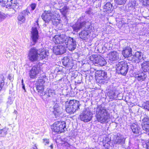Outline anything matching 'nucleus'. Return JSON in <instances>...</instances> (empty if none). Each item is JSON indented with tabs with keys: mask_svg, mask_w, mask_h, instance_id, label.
I'll return each instance as SVG.
<instances>
[{
	"mask_svg": "<svg viewBox=\"0 0 149 149\" xmlns=\"http://www.w3.org/2000/svg\"><path fill=\"white\" fill-rule=\"evenodd\" d=\"M66 48L63 45H58L54 46L53 48V52L56 55H61L65 52Z\"/></svg>",
	"mask_w": 149,
	"mask_h": 149,
	"instance_id": "nucleus-17",
	"label": "nucleus"
},
{
	"mask_svg": "<svg viewBox=\"0 0 149 149\" xmlns=\"http://www.w3.org/2000/svg\"><path fill=\"white\" fill-rule=\"evenodd\" d=\"M53 113L56 117L58 116L61 113L62 108L57 104H56L54 107Z\"/></svg>",
	"mask_w": 149,
	"mask_h": 149,
	"instance_id": "nucleus-26",
	"label": "nucleus"
},
{
	"mask_svg": "<svg viewBox=\"0 0 149 149\" xmlns=\"http://www.w3.org/2000/svg\"><path fill=\"white\" fill-rule=\"evenodd\" d=\"M55 95L54 90L51 89H48L45 92L43 95L47 97H52Z\"/></svg>",
	"mask_w": 149,
	"mask_h": 149,
	"instance_id": "nucleus-32",
	"label": "nucleus"
},
{
	"mask_svg": "<svg viewBox=\"0 0 149 149\" xmlns=\"http://www.w3.org/2000/svg\"><path fill=\"white\" fill-rule=\"evenodd\" d=\"M146 57L141 52H137L132 57V60L136 63H139L140 61L144 60Z\"/></svg>",
	"mask_w": 149,
	"mask_h": 149,
	"instance_id": "nucleus-15",
	"label": "nucleus"
},
{
	"mask_svg": "<svg viewBox=\"0 0 149 149\" xmlns=\"http://www.w3.org/2000/svg\"><path fill=\"white\" fill-rule=\"evenodd\" d=\"M33 149H37L36 146H35V148H34Z\"/></svg>",
	"mask_w": 149,
	"mask_h": 149,
	"instance_id": "nucleus-53",
	"label": "nucleus"
},
{
	"mask_svg": "<svg viewBox=\"0 0 149 149\" xmlns=\"http://www.w3.org/2000/svg\"><path fill=\"white\" fill-rule=\"evenodd\" d=\"M109 95L110 99H114L116 98V94L113 91L110 92L108 94Z\"/></svg>",
	"mask_w": 149,
	"mask_h": 149,
	"instance_id": "nucleus-36",
	"label": "nucleus"
},
{
	"mask_svg": "<svg viewBox=\"0 0 149 149\" xmlns=\"http://www.w3.org/2000/svg\"><path fill=\"white\" fill-rule=\"evenodd\" d=\"M62 63L63 65L68 68H70L72 65L71 61H70L69 58L67 57H65L63 58L62 61Z\"/></svg>",
	"mask_w": 149,
	"mask_h": 149,
	"instance_id": "nucleus-30",
	"label": "nucleus"
},
{
	"mask_svg": "<svg viewBox=\"0 0 149 149\" xmlns=\"http://www.w3.org/2000/svg\"><path fill=\"white\" fill-rule=\"evenodd\" d=\"M40 52L39 54L38 53V61L45 58L49 55V52L47 50L43 49L40 51Z\"/></svg>",
	"mask_w": 149,
	"mask_h": 149,
	"instance_id": "nucleus-23",
	"label": "nucleus"
},
{
	"mask_svg": "<svg viewBox=\"0 0 149 149\" xmlns=\"http://www.w3.org/2000/svg\"><path fill=\"white\" fill-rule=\"evenodd\" d=\"M13 102V101L10 99L9 98L8 102L10 104H11Z\"/></svg>",
	"mask_w": 149,
	"mask_h": 149,
	"instance_id": "nucleus-44",
	"label": "nucleus"
},
{
	"mask_svg": "<svg viewBox=\"0 0 149 149\" xmlns=\"http://www.w3.org/2000/svg\"><path fill=\"white\" fill-rule=\"evenodd\" d=\"M36 4L35 3H32L30 5V7L31 8L32 10H34L36 7Z\"/></svg>",
	"mask_w": 149,
	"mask_h": 149,
	"instance_id": "nucleus-43",
	"label": "nucleus"
},
{
	"mask_svg": "<svg viewBox=\"0 0 149 149\" xmlns=\"http://www.w3.org/2000/svg\"><path fill=\"white\" fill-rule=\"evenodd\" d=\"M29 13V10H27L23 11L17 17L18 20L22 22H24L25 20V16L26 15H28V14Z\"/></svg>",
	"mask_w": 149,
	"mask_h": 149,
	"instance_id": "nucleus-22",
	"label": "nucleus"
},
{
	"mask_svg": "<svg viewBox=\"0 0 149 149\" xmlns=\"http://www.w3.org/2000/svg\"><path fill=\"white\" fill-rule=\"evenodd\" d=\"M41 70L40 65L38 64L33 66L29 72V76L32 79L36 78Z\"/></svg>",
	"mask_w": 149,
	"mask_h": 149,
	"instance_id": "nucleus-11",
	"label": "nucleus"
},
{
	"mask_svg": "<svg viewBox=\"0 0 149 149\" xmlns=\"http://www.w3.org/2000/svg\"><path fill=\"white\" fill-rule=\"evenodd\" d=\"M127 0H115L116 3L118 5H123L124 4Z\"/></svg>",
	"mask_w": 149,
	"mask_h": 149,
	"instance_id": "nucleus-38",
	"label": "nucleus"
},
{
	"mask_svg": "<svg viewBox=\"0 0 149 149\" xmlns=\"http://www.w3.org/2000/svg\"><path fill=\"white\" fill-rule=\"evenodd\" d=\"M99 1H102L103 0H98Z\"/></svg>",
	"mask_w": 149,
	"mask_h": 149,
	"instance_id": "nucleus-54",
	"label": "nucleus"
},
{
	"mask_svg": "<svg viewBox=\"0 0 149 149\" xmlns=\"http://www.w3.org/2000/svg\"><path fill=\"white\" fill-rule=\"evenodd\" d=\"M90 25L88 26H85L84 29L79 33V36L81 39L86 40L89 38L92 30L90 28Z\"/></svg>",
	"mask_w": 149,
	"mask_h": 149,
	"instance_id": "nucleus-10",
	"label": "nucleus"
},
{
	"mask_svg": "<svg viewBox=\"0 0 149 149\" xmlns=\"http://www.w3.org/2000/svg\"><path fill=\"white\" fill-rule=\"evenodd\" d=\"M36 86L37 90L38 91V93L41 96L43 95L44 93L43 92L44 86L40 85Z\"/></svg>",
	"mask_w": 149,
	"mask_h": 149,
	"instance_id": "nucleus-34",
	"label": "nucleus"
},
{
	"mask_svg": "<svg viewBox=\"0 0 149 149\" xmlns=\"http://www.w3.org/2000/svg\"><path fill=\"white\" fill-rule=\"evenodd\" d=\"M116 70L118 74L125 75L128 71V66L124 62L121 61L117 65Z\"/></svg>",
	"mask_w": 149,
	"mask_h": 149,
	"instance_id": "nucleus-5",
	"label": "nucleus"
},
{
	"mask_svg": "<svg viewBox=\"0 0 149 149\" xmlns=\"http://www.w3.org/2000/svg\"><path fill=\"white\" fill-rule=\"evenodd\" d=\"M95 117L97 121L104 124L108 122L110 114L105 108L101 105L97 106L95 110Z\"/></svg>",
	"mask_w": 149,
	"mask_h": 149,
	"instance_id": "nucleus-1",
	"label": "nucleus"
},
{
	"mask_svg": "<svg viewBox=\"0 0 149 149\" xmlns=\"http://www.w3.org/2000/svg\"><path fill=\"white\" fill-rule=\"evenodd\" d=\"M141 125L144 130L146 132H149V117L147 116L143 119Z\"/></svg>",
	"mask_w": 149,
	"mask_h": 149,
	"instance_id": "nucleus-18",
	"label": "nucleus"
},
{
	"mask_svg": "<svg viewBox=\"0 0 149 149\" xmlns=\"http://www.w3.org/2000/svg\"><path fill=\"white\" fill-rule=\"evenodd\" d=\"M146 77V74L144 72H137L134 75L135 79L139 81H144Z\"/></svg>",
	"mask_w": 149,
	"mask_h": 149,
	"instance_id": "nucleus-20",
	"label": "nucleus"
},
{
	"mask_svg": "<svg viewBox=\"0 0 149 149\" xmlns=\"http://www.w3.org/2000/svg\"><path fill=\"white\" fill-rule=\"evenodd\" d=\"M141 66L142 70L145 72L149 71V61L143 62Z\"/></svg>",
	"mask_w": 149,
	"mask_h": 149,
	"instance_id": "nucleus-28",
	"label": "nucleus"
},
{
	"mask_svg": "<svg viewBox=\"0 0 149 149\" xmlns=\"http://www.w3.org/2000/svg\"><path fill=\"white\" fill-rule=\"evenodd\" d=\"M112 7V5L110 3H107L103 6L104 12H107L108 13H111Z\"/></svg>",
	"mask_w": 149,
	"mask_h": 149,
	"instance_id": "nucleus-31",
	"label": "nucleus"
},
{
	"mask_svg": "<svg viewBox=\"0 0 149 149\" xmlns=\"http://www.w3.org/2000/svg\"><path fill=\"white\" fill-rule=\"evenodd\" d=\"M144 108L149 111V101H146L143 104Z\"/></svg>",
	"mask_w": 149,
	"mask_h": 149,
	"instance_id": "nucleus-39",
	"label": "nucleus"
},
{
	"mask_svg": "<svg viewBox=\"0 0 149 149\" xmlns=\"http://www.w3.org/2000/svg\"><path fill=\"white\" fill-rule=\"evenodd\" d=\"M66 36L65 35L61 34L60 35H56L53 38L52 40L56 44H61V45H63V43L65 42Z\"/></svg>",
	"mask_w": 149,
	"mask_h": 149,
	"instance_id": "nucleus-13",
	"label": "nucleus"
},
{
	"mask_svg": "<svg viewBox=\"0 0 149 149\" xmlns=\"http://www.w3.org/2000/svg\"><path fill=\"white\" fill-rule=\"evenodd\" d=\"M47 80V78L45 75H41L39 77L38 80L36 81V85L43 86L44 84Z\"/></svg>",
	"mask_w": 149,
	"mask_h": 149,
	"instance_id": "nucleus-25",
	"label": "nucleus"
},
{
	"mask_svg": "<svg viewBox=\"0 0 149 149\" xmlns=\"http://www.w3.org/2000/svg\"><path fill=\"white\" fill-rule=\"evenodd\" d=\"M4 84V79L2 75H0V86H3Z\"/></svg>",
	"mask_w": 149,
	"mask_h": 149,
	"instance_id": "nucleus-37",
	"label": "nucleus"
},
{
	"mask_svg": "<svg viewBox=\"0 0 149 149\" xmlns=\"http://www.w3.org/2000/svg\"><path fill=\"white\" fill-rule=\"evenodd\" d=\"M131 129L134 133L139 134L141 133L140 129L139 126L136 124H132L131 126Z\"/></svg>",
	"mask_w": 149,
	"mask_h": 149,
	"instance_id": "nucleus-29",
	"label": "nucleus"
},
{
	"mask_svg": "<svg viewBox=\"0 0 149 149\" xmlns=\"http://www.w3.org/2000/svg\"><path fill=\"white\" fill-rule=\"evenodd\" d=\"M5 18V14L0 13V21L3 20Z\"/></svg>",
	"mask_w": 149,
	"mask_h": 149,
	"instance_id": "nucleus-42",
	"label": "nucleus"
},
{
	"mask_svg": "<svg viewBox=\"0 0 149 149\" xmlns=\"http://www.w3.org/2000/svg\"><path fill=\"white\" fill-rule=\"evenodd\" d=\"M38 31L35 27H33L31 32V38L33 42L32 45H34L37 42L38 38Z\"/></svg>",
	"mask_w": 149,
	"mask_h": 149,
	"instance_id": "nucleus-16",
	"label": "nucleus"
},
{
	"mask_svg": "<svg viewBox=\"0 0 149 149\" xmlns=\"http://www.w3.org/2000/svg\"><path fill=\"white\" fill-rule=\"evenodd\" d=\"M53 148V145L52 144L49 147L48 149H52Z\"/></svg>",
	"mask_w": 149,
	"mask_h": 149,
	"instance_id": "nucleus-46",
	"label": "nucleus"
},
{
	"mask_svg": "<svg viewBox=\"0 0 149 149\" xmlns=\"http://www.w3.org/2000/svg\"><path fill=\"white\" fill-rule=\"evenodd\" d=\"M22 88L24 90H25V87H24V84H22Z\"/></svg>",
	"mask_w": 149,
	"mask_h": 149,
	"instance_id": "nucleus-47",
	"label": "nucleus"
},
{
	"mask_svg": "<svg viewBox=\"0 0 149 149\" xmlns=\"http://www.w3.org/2000/svg\"><path fill=\"white\" fill-rule=\"evenodd\" d=\"M8 130V128L6 127H4L2 129H0V136H4L6 135L7 133V132Z\"/></svg>",
	"mask_w": 149,
	"mask_h": 149,
	"instance_id": "nucleus-35",
	"label": "nucleus"
},
{
	"mask_svg": "<svg viewBox=\"0 0 149 149\" xmlns=\"http://www.w3.org/2000/svg\"><path fill=\"white\" fill-rule=\"evenodd\" d=\"M80 104L79 101L75 100H70L66 103V111L70 114H72L79 109Z\"/></svg>",
	"mask_w": 149,
	"mask_h": 149,
	"instance_id": "nucleus-2",
	"label": "nucleus"
},
{
	"mask_svg": "<svg viewBox=\"0 0 149 149\" xmlns=\"http://www.w3.org/2000/svg\"><path fill=\"white\" fill-rule=\"evenodd\" d=\"M96 81L100 83L104 84L107 80V73L103 70L97 71L95 73Z\"/></svg>",
	"mask_w": 149,
	"mask_h": 149,
	"instance_id": "nucleus-7",
	"label": "nucleus"
},
{
	"mask_svg": "<svg viewBox=\"0 0 149 149\" xmlns=\"http://www.w3.org/2000/svg\"><path fill=\"white\" fill-rule=\"evenodd\" d=\"M43 143L45 145H47L49 144V140L48 139H43Z\"/></svg>",
	"mask_w": 149,
	"mask_h": 149,
	"instance_id": "nucleus-41",
	"label": "nucleus"
},
{
	"mask_svg": "<svg viewBox=\"0 0 149 149\" xmlns=\"http://www.w3.org/2000/svg\"><path fill=\"white\" fill-rule=\"evenodd\" d=\"M60 15L56 11H45L42 15V19L45 22H48L51 20L52 22L57 19L59 17Z\"/></svg>",
	"mask_w": 149,
	"mask_h": 149,
	"instance_id": "nucleus-3",
	"label": "nucleus"
},
{
	"mask_svg": "<svg viewBox=\"0 0 149 149\" xmlns=\"http://www.w3.org/2000/svg\"><path fill=\"white\" fill-rule=\"evenodd\" d=\"M107 57L111 61L117 60L119 59V54L116 51L112 52L109 53Z\"/></svg>",
	"mask_w": 149,
	"mask_h": 149,
	"instance_id": "nucleus-21",
	"label": "nucleus"
},
{
	"mask_svg": "<svg viewBox=\"0 0 149 149\" xmlns=\"http://www.w3.org/2000/svg\"><path fill=\"white\" fill-rule=\"evenodd\" d=\"M18 3L16 0H10L8 2V8L12 9L15 10V8L18 7Z\"/></svg>",
	"mask_w": 149,
	"mask_h": 149,
	"instance_id": "nucleus-27",
	"label": "nucleus"
},
{
	"mask_svg": "<svg viewBox=\"0 0 149 149\" xmlns=\"http://www.w3.org/2000/svg\"><path fill=\"white\" fill-rule=\"evenodd\" d=\"M125 139L123 136H118L114 137L113 140L114 144L122 145L125 143Z\"/></svg>",
	"mask_w": 149,
	"mask_h": 149,
	"instance_id": "nucleus-19",
	"label": "nucleus"
},
{
	"mask_svg": "<svg viewBox=\"0 0 149 149\" xmlns=\"http://www.w3.org/2000/svg\"><path fill=\"white\" fill-rule=\"evenodd\" d=\"M2 86H0V91L1 90Z\"/></svg>",
	"mask_w": 149,
	"mask_h": 149,
	"instance_id": "nucleus-52",
	"label": "nucleus"
},
{
	"mask_svg": "<svg viewBox=\"0 0 149 149\" xmlns=\"http://www.w3.org/2000/svg\"><path fill=\"white\" fill-rule=\"evenodd\" d=\"M93 113L89 109H86L80 115V119L84 122L90 121L93 117Z\"/></svg>",
	"mask_w": 149,
	"mask_h": 149,
	"instance_id": "nucleus-8",
	"label": "nucleus"
},
{
	"mask_svg": "<svg viewBox=\"0 0 149 149\" xmlns=\"http://www.w3.org/2000/svg\"><path fill=\"white\" fill-rule=\"evenodd\" d=\"M22 84H24L23 83V79H22Z\"/></svg>",
	"mask_w": 149,
	"mask_h": 149,
	"instance_id": "nucleus-51",
	"label": "nucleus"
},
{
	"mask_svg": "<svg viewBox=\"0 0 149 149\" xmlns=\"http://www.w3.org/2000/svg\"><path fill=\"white\" fill-rule=\"evenodd\" d=\"M63 44L65 48H67L70 51L74 50L76 47V42L73 38L70 37L66 38Z\"/></svg>",
	"mask_w": 149,
	"mask_h": 149,
	"instance_id": "nucleus-6",
	"label": "nucleus"
},
{
	"mask_svg": "<svg viewBox=\"0 0 149 149\" xmlns=\"http://www.w3.org/2000/svg\"><path fill=\"white\" fill-rule=\"evenodd\" d=\"M61 13L65 17V18H66V15L68 11V8L67 6H64L62 8L60 9Z\"/></svg>",
	"mask_w": 149,
	"mask_h": 149,
	"instance_id": "nucleus-33",
	"label": "nucleus"
},
{
	"mask_svg": "<svg viewBox=\"0 0 149 149\" xmlns=\"http://www.w3.org/2000/svg\"><path fill=\"white\" fill-rule=\"evenodd\" d=\"M144 6H149V0H141Z\"/></svg>",
	"mask_w": 149,
	"mask_h": 149,
	"instance_id": "nucleus-40",
	"label": "nucleus"
},
{
	"mask_svg": "<svg viewBox=\"0 0 149 149\" xmlns=\"http://www.w3.org/2000/svg\"><path fill=\"white\" fill-rule=\"evenodd\" d=\"M86 12L87 13V14H89L90 13V10H88V11H87Z\"/></svg>",
	"mask_w": 149,
	"mask_h": 149,
	"instance_id": "nucleus-50",
	"label": "nucleus"
},
{
	"mask_svg": "<svg viewBox=\"0 0 149 149\" xmlns=\"http://www.w3.org/2000/svg\"><path fill=\"white\" fill-rule=\"evenodd\" d=\"M122 54L125 57H128L132 55V49L129 47H125L122 51Z\"/></svg>",
	"mask_w": 149,
	"mask_h": 149,
	"instance_id": "nucleus-24",
	"label": "nucleus"
},
{
	"mask_svg": "<svg viewBox=\"0 0 149 149\" xmlns=\"http://www.w3.org/2000/svg\"><path fill=\"white\" fill-rule=\"evenodd\" d=\"M65 127L66 123L64 121H57L53 124L52 129L55 132L61 133L66 129Z\"/></svg>",
	"mask_w": 149,
	"mask_h": 149,
	"instance_id": "nucleus-4",
	"label": "nucleus"
},
{
	"mask_svg": "<svg viewBox=\"0 0 149 149\" xmlns=\"http://www.w3.org/2000/svg\"><path fill=\"white\" fill-rule=\"evenodd\" d=\"M2 101V98H1V97L0 96V103Z\"/></svg>",
	"mask_w": 149,
	"mask_h": 149,
	"instance_id": "nucleus-48",
	"label": "nucleus"
},
{
	"mask_svg": "<svg viewBox=\"0 0 149 149\" xmlns=\"http://www.w3.org/2000/svg\"><path fill=\"white\" fill-rule=\"evenodd\" d=\"M14 113H15V114H16L17 113V111H16V110H15V111H14Z\"/></svg>",
	"mask_w": 149,
	"mask_h": 149,
	"instance_id": "nucleus-49",
	"label": "nucleus"
},
{
	"mask_svg": "<svg viewBox=\"0 0 149 149\" xmlns=\"http://www.w3.org/2000/svg\"><path fill=\"white\" fill-rule=\"evenodd\" d=\"M146 146L147 149H149V141L147 143Z\"/></svg>",
	"mask_w": 149,
	"mask_h": 149,
	"instance_id": "nucleus-45",
	"label": "nucleus"
},
{
	"mask_svg": "<svg viewBox=\"0 0 149 149\" xmlns=\"http://www.w3.org/2000/svg\"><path fill=\"white\" fill-rule=\"evenodd\" d=\"M90 25V24L88 22H81L78 20L76 23L72 26V28L74 31L77 32L82 28L85 27V26L88 27Z\"/></svg>",
	"mask_w": 149,
	"mask_h": 149,
	"instance_id": "nucleus-14",
	"label": "nucleus"
},
{
	"mask_svg": "<svg viewBox=\"0 0 149 149\" xmlns=\"http://www.w3.org/2000/svg\"><path fill=\"white\" fill-rule=\"evenodd\" d=\"M38 50L35 48L31 49L29 51L28 57L29 59L32 62L38 60Z\"/></svg>",
	"mask_w": 149,
	"mask_h": 149,
	"instance_id": "nucleus-12",
	"label": "nucleus"
},
{
	"mask_svg": "<svg viewBox=\"0 0 149 149\" xmlns=\"http://www.w3.org/2000/svg\"><path fill=\"white\" fill-rule=\"evenodd\" d=\"M90 59L92 61L93 63L97 64V65L103 66L105 65L107 63L104 58L100 55L93 56V57H91Z\"/></svg>",
	"mask_w": 149,
	"mask_h": 149,
	"instance_id": "nucleus-9",
	"label": "nucleus"
}]
</instances>
